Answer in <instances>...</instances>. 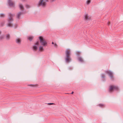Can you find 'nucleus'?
<instances>
[{
    "label": "nucleus",
    "mask_w": 123,
    "mask_h": 123,
    "mask_svg": "<svg viewBox=\"0 0 123 123\" xmlns=\"http://www.w3.org/2000/svg\"><path fill=\"white\" fill-rule=\"evenodd\" d=\"M10 38V35L9 34H7L6 36V38L7 39H9Z\"/></svg>",
    "instance_id": "a211bd4d"
},
{
    "label": "nucleus",
    "mask_w": 123,
    "mask_h": 123,
    "mask_svg": "<svg viewBox=\"0 0 123 123\" xmlns=\"http://www.w3.org/2000/svg\"><path fill=\"white\" fill-rule=\"evenodd\" d=\"M19 6L21 9L22 10L23 9V7L21 4H20Z\"/></svg>",
    "instance_id": "4468645a"
},
{
    "label": "nucleus",
    "mask_w": 123,
    "mask_h": 123,
    "mask_svg": "<svg viewBox=\"0 0 123 123\" xmlns=\"http://www.w3.org/2000/svg\"><path fill=\"white\" fill-rule=\"evenodd\" d=\"M26 6L27 8H28L30 7L29 5H26Z\"/></svg>",
    "instance_id": "412c9836"
},
{
    "label": "nucleus",
    "mask_w": 123,
    "mask_h": 123,
    "mask_svg": "<svg viewBox=\"0 0 123 123\" xmlns=\"http://www.w3.org/2000/svg\"><path fill=\"white\" fill-rule=\"evenodd\" d=\"M52 44H54L55 43H54L53 42H52Z\"/></svg>",
    "instance_id": "cd10ccee"
},
{
    "label": "nucleus",
    "mask_w": 123,
    "mask_h": 123,
    "mask_svg": "<svg viewBox=\"0 0 123 123\" xmlns=\"http://www.w3.org/2000/svg\"><path fill=\"white\" fill-rule=\"evenodd\" d=\"M101 75H102V77L103 78H104L105 77V75L104 74H102Z\"/></svg>",
    "instance_id": "4be33fe9"
},
{
    "label": "nucleus",
    "mask_w": 123,
    "mask_h": 123,
    "mask_svg": "<svg viewBox=\"0 0 123 123\" xmlns=\"http://www.w3.org/2000/svg\"><path fill=\"white\" fill-rule=\"evenodd\" d=\"M78 60L80 61V62H84V61L83 59L82 58V57H79L78 58Z\"/></svg>",
    "instance_id": "9b49d317"
},
{
    "label": "nucleus",
    "mask_w": 123,
    "mask_h": 123,
    "mask_svg": "<svg viewBox=\"0 0 123 123\" xmlns=\"http://www.w3.org/2000/svg\"><path fill=\"white\" fill-rule=\"evenodd\" d=\"M33 37L31 36L29 37H28V39L30 41H31L33 39Z\"/></svg>",
    "instance_id": "2eb2a0df"
},
{
    "label": "nucleus",
    "mask_w": 123,
    "mask_h": 123,
    "mask_svg": "<svg viewBox=\"0 0 123 123\" xmlns=\"http://www.w3.org/2000/svg\"><path fill=\"white\" fill-rule=\"evenodd\" d=\"M48 0H40L39 2V5L44 6L46 5V2L48 1Z\"/></svg>",
    "instance_id": "39448f33"
},
{
    "label": "nucleus",
    "mask_w": 123,
    "mask_h": 123,
    "mask_svg": "<svg viewBox=\"0 0 123 123\" xmlns=\"http://www.w3.org/2000/svg\"><path fill=\"white\" fill-rule=\"evenodd\" d=\"M4 16L5 15L4 14H2L0 15V17H4Z\"/></svg>",
    "instance_id": "6ab92c4d"
},
{
    "label": "nucleus",
    "mask_w": 123,
    "mask_h": 123,
    "mask_svg": "<svg viewBox=\"0 0 123 123\" xmlns=\"http://www.w3.org/2000/svg\"><path fill=\"white\" fill-rule=\"evenodd\" d=\"M8 3L9 6H10L13 7L14 6V2L11 0H8Z\"/></svg>",
    "instance_id": "6e6552de"
},
{
    "label": "nucleus",
    "mask_w": 123,
    "mask_h": 123,
    "mask_svg": "<svg viewBox=\"0 0 123 123\" xmlns=\"http://www.w3.org/2000/svg\"><path fill=\"white\" fill-rule=\"evenodd\" d=\"M73 93H74V92H72V93H71V94H72Z\"/></svg>",
    "instance_id": "bb28decb"
},
{
    "label": "nucleus",
    "mask_w": 123,
    "mask_h": 123,
    "mask_svg": "<svg viewBox=\"0 0 123 123\" xmlns=\"http://www.w3.org/2000/svg\"><path fill=\"white\" fill-rule=\"evenodd\" d=\"M39 38L40 40V43L42 45L44 46L46 45L47 43L46 41L42 37L40 36L39 37Z\"/></svg>",
    "instance_id": "7ed1b4c3"
},
{
    "label": "nucleus",
    "mask_w": 123,
    "mask_h": 123,
    "mask_svg": "<svg viewBox=\"0 0 123 123\" xmlns=\"http://www.w3.org/2000/svg\"><path fill=\"white\" fill-rule=\"evenodd\" d=\"M23 14V13L22 12H20L19 13H18L17 14V18L18 19H19L20 18V16L21 15Z\"/></svg>",
    "instance_id": "9d476101"
},
{
    "label": "nucleus",
    "mask_w": 123,
    "mask_h": 123,
    "mask_svg": "<svg viewBox=\"0 0 123 123\" xmlns=\"http://www.w3.org/2000/svg\"><path fill=\"white\" fill-rule=\"evenodd\" d=\"M98 106H99L102 107L104 106V105L102 104H100L98 105Z\"/></svg>",
    "instance_id": "f3484780"
},
{
    "label": "nucleus",
    "mask_w": 123,
    "mask_h": 123,
    "mask_svg": "<svg viewBox=\"0 0 123 123\" xmlns=\"http://www.w3.org/2000/svg\"><path fill=\"white\" fill-rule=\"evenodd\" d=\"M39 43V41L37 42L33 46V50L36 51L37 49V47L38 46Z\"/></svg>",
    "instance_id": "0eeeda50"
},
{
    "label": "nucleus",
    "mask_w": 123,
    "mask_h": 123,
    "mask_svg": "<svg viewBox=\"0 0 123 123\" xmlns=\"http://www.w3.org/2000/svg\"><path fill=\"white\" fill-rule=\"evenodd\" d=\"M54 104L53 103H50L48 104L50 105H53V104Z\"/></svg>",
    "instance_id": "393cba45"
},
{
    "label": "nucleus",
    "mask_w": 123,
    "mask_h": 123,
    "mask_svg": "<svg viewBox=\"0 0 123 123\" xmlns=\"http://www.w3.org/2000/svg\"><path fill=\"white\" fill-rule=\"evenodd\" d=\"M39 50L40 51H42L43 50V47L42 46L40 47L39 48Z\"/></svg>",
    "instance_id": "ddd939ff"
},
{
    "label": "nucleus",
    "mask_w": 123,
    "mask_h": 123,
    "mask_svg": "<svg viewBox=\"0 0 123 123\" xmlns=\"http://www.w3.org/2000/svg\"><path fill=\"white\" fill-rule=\"evenodd\" d=\"M76 54L77 55H79L81 54V52L80 51H77L76 52Z\"/></svg>",
    "instance_id": "dca6fc26"
},
{
    "label": "nucleus",
    "mask_w": 123,
    "mask_h": 123,
    "mask_svg": "<svg viewBox=\"0 0 123 123\" xmlns=\"http://www.w3.org/2000/svg\"><path fill=\"white\" fill-rule=\"evenodd\" d=\"M1 33V32L0 31V34Z\"/></svg>",
    "instance_id": "c85d7f7f"
},
{
    "label": "nucleus",
    "mask_w": 123,
    "mask_h": 123,
    "mask_svg": "<svg viewBox=\"0 0 123 123\" xmlns=\"http://www.w3.org/2000/svg\"><path fill=\"white\" fill-rule=\"evenodd\" d=\"M105 73L108 74L111 77V80H113V74L112 72L109 71H105Z\"/></svg>",
    "instance_id": "423d86ee"
},
{
    "label": "nucleus",
    "mask_w": 123,
    "mask_h": 123,
    "mask_svg": "<svg viewBox=\"0 0 123 123\" xmlns=\"http://www.w3.org/2000/svg\"><path fill=\"white\" fill-rule=\"evenodd\" d=\"M110 24V22H108V23L107 24L108 25H109V24Z\"/></svg>",
    "instance_id": "a878e982"
},
{
    "label": "nucleus",
    "mask_w": 123,
    "mask_h": 123,
    "mask_svg": "<svg viewBox=\"0 0 123 123\" xmlns=\"http://www.w3.org/2000/svg\"><path fill=\"white\" fill-rule=\"evenodd\" d=\"M85 19L87 20H89L91 19V17L86 14L85 16Z\"/></svg>",
    "instance_id": "1a4fd4ad"
},
{
    "label": "nucleus",
    "mask_w": 123,
    "mask_h": 123,
    "mask_svg": "<svg viewBox=\"0 0 123 123\" xmlns=\"http://www.w3.org/2000/svg\"><path fill=\"white\" fill-rule=\"evenodd\" d=\"M16 41L17 43H21L20 40L19 38H17L16 40Z\"/></svg>",
    "instance_id": "f8f14e48"
},
{
    "label": "nucleus",
    "mask_w": 123,
    "mask_h": 123,
    "mask_svg": "<svg viewBox=\"0 0 123 123\" xmlns=\"http://www.w3.org/2000/svg\"><path fill=\"white\" fill-rule=\"evenodd\" d=\"M118 89V87L115 86H111L109 89V91L110 92H111L113 90H117Z\"/></svg>",
    "instance_id": "20e7f679"
},
{
    "label": "nucleus",
    "mask_w": 123,
    "mask_h": 123,
    "mask_svg": "<svg viewBox=\"0 0 123 123\" xmlns=\"http://www.w3.org/2000/svg\"><path fill=\"white\" fill-rule=\"evenodd\" d=\"M54 46L55 47H57V45L56 44V43H55L54 44Z\"/></svg>",
    "instance_id": "5701e85b"
},
{
    "label": "nucleus",
    "mask_w": 123,
    "mask_h": 123,
    "mask_svg": "<svg viewBox=\"0 0 123 123\" xmlns=\"http://www.w3.org/2000/svg\"><path fill=\"white\" fill-rule=\"evenodd\" d=\"M3 38V36H1L0 37V39H1Z\"/></svg>",
    "instance_id": "b1692460"
},
{
    "label": "nucleus",
    "mask_w": 123,
    "mask_h": 123,
    "mask_svg": "<svg viewBox=\"0 0 123 123\" xmlns=\"http://www.w3.org/2000/svg\"><path fill=\"white\" fill-rule=\"evenodd\" d=\"M9 17L8 20L9 23L8 24V26L9 27H11L12 25V24L11 23V22L13 21L12 17L14 15L10 13L9 14Z\"/></svg>",
    "instance_id": "f03ea898"
},
{
    "label": "nucleus",
    "mask_w": 123,
    "mask_h": 123,
    "mask_svg": "<svg viewBox=\"0 0 123 123\" xmlns=\"http://www.w3.org/2000/svg\"><path fill=\"white\" fill-rule=\"evenodd\" d=\"M71 53V52L70 49H68L66 50L65 52L66 55L65 60L66 62H69L71 60V59L70 57Z\"/></svg>",
    "instance_id": "f257e3e1"
},
{
    "label": "nucleus",
    "mask_w": 123,
    "mask_h": 123,
    "mask_svg": "<svg viewBox=\"0 0 123 123\" xmlns=\"http://www.w3.org/2000/svg\"><path fill=\"white\" fill-rule=\"evenodd\" d=\"M91 2V1L90 0H89L87 1V4H89Z\"/></svg>",
    "instance_id": "aec40b11"
}]
</instances>
